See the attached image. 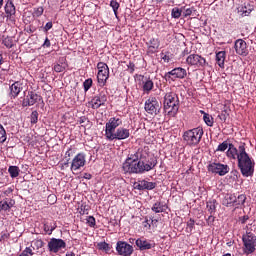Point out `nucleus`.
<instances>
[{
	"label": "nucleus",
	"instance_id": "nucleus-23",
	"mask_svg": "<svg viewBox=\"0 0 256 256\" xmlns=\"http://www.w3.org/2000/svg\"><path fill=\"white\" fill-rule=\"evenodd\" d=\"M41 99H42L41 96L35 92H29L28 95L26 96L27 105H29L30 107L32 105H35L37 101H41Z\"/></svg>",
	"mask_w": 256,
	"mask_h": 256
},
{
	"label": "nucleus",
	"instance_id": "nucleus-24",
	"mask_svg": "<svg viewBox=\"0 0 256 256\" xmlns=\"http://www.w3.org/2000/svg\"><path fill=\"white\" fill-rule=\"evenodd\" d=\"M15 205V200L5 199L0 201V211H10L11 207Z\"/></svg>",
	"mask_w": 256,
	"mask_h": 256
},
{
	"label": "nucleus",
	"instance_id": "nucleus-22",
	"mask_svg": "<svg viewBox=\"0 0 256 256\" xmlns=\"http://www.w3.org/2000/svg\"><path fill=\"white\" fill-rule=\"evenodd\" d=\"M160 45L161 42H159V39L151 38L148 43V53H157V51H159Z\"/></svg>",
	"mask_w": 256,
	"mask_h": 256
},
{
	"label": "nucleus",
	"instance_id": "nucleus-6",
	"mask_svg": "<svg viewBox=\"0 0 256 256\" xmlns=\"http://www.w3.org/2000/svg\"><path fill=\"white\" fill-rule=\"evenodd\" d=\"M136 80L138 81V84L141 87L144 95H149V93L155 89V83L150 76L136 74Z\"/></svg>",
	"mask_w": 256,
	"mask_h": 256
},
{
	"label": "nucleus",
	"instance_id": "nucleus-46",
	"mask_svg": "<svg viewBox=\"0 0 256 256\" xmlns=\"http://www.w3.org/2000/svg\"><path fill=\"white\" fill-rule=\"evenodd\" d=\"M3 43H4L5 47H7L8 49H11L13 47V40L9 37L5 38L3 40Z\"/></svg>",
	"mask_w": 256,
	"mask_h": 256
},
{
	"label": "nucleus",
	"instance_id": "nucleus-48",
	"mask_svg": "<svg viewBox=\"0 0 256 256\" xmlns=\"http://www.w3.org/2000/svg\"><path fill=\"white\" fill-rule=\"evenodd\" d=\"M193 11H195V8H193V7L185 9L184 17H189V16L193 15Z\"/></svg>",
	"mask_w": 256,
	"mask_h": 256
},
{
	"label": "nucleus",
	"instance_id": "nucleus-16",
	"mask_svg": "<svg viewBox=\"0 0 256 256\" xmlns=\"http://www.w3.org/2000/svg\"><path fill=\"white\" fill-rule=\"evenodd\" d=\"M234 49L237 55L241 57H247L249 55V48H247V42L243 39H237L234 43Z\"/></svg>",
	"mask_w": 256,
	"mask_h": 256
},
{
	"label": "nucleus",
	"instance_id": "nucleus-35",
	"mask_svg": "<svg viewBox=\"0 0 256 256\" xmlns=\"http://www.w3.org/2000/svg\"><path fill=\"white\" fill-rule=\"evenodd\" d=\"M181 13H183L181 9L174 7L171 11V17L173 19H179V17H181Z\"/></svg>",
	"mask_w": 256,
	"mask_h": 256
},
{
	"label": "nucleus",
	"instance_id": "nucleus-1",
	"mask_svg": "<svg viewBox=\"0 0 256 256\" xmlns=\"http://www.w3.org/2000/svg\"><path fill=\"white\" fill-rule=\"evenodd\" d=\"M228 149V150H227ZM216 151L226 152V156L230 161H238V168L243 177H253L255 173V160L247 153L245 144H241L238 148L233 144H228L227 141L218 145Z\"/></svg>",
	"mask_w": 256,
	"mask_h": 256
},
{
	"label": "nucleus",
	"instance_id": "nucleus-55",
	"mask_svg": "<svg viewBox=\"0 0 256 256\" xmlns=\"http://www.w3.org/2000/svg\"><path fill=\"white\" fill-rule=\"evenodd\" d=\"M0 65H3V55L0 54Z\"/></svg>",
	"mask_w": 256,
	"mask_h": 256
},
{
	"label": "nucleus",
	"instance_id": "nucleus-8",
	"mask_svg": "<svg viewBox=\"0 0 256 256\" xmlns=\"http://www.w3.org/2000/svg\"><path fill=\"white\" fill-rule=\"evenodd\" d=\"M208 171L209 173H214L215 175H219L220 177H225V175L229 173L230 168L227 164L212 162L208 165Z\"/></svg>",
	"mask_w": 256,
	"mask_h": 256
},
{
	"label": "nucleus",
	"instance_id": "nucleus-45",
	"mask_svg": "<svg viewBox=\"0 0 256 256\" xmlns=\"http://www.w3.org/2000/svg\"><path fill=\"white\" fill-rule=\"evenodd\" d=\"M43 7L34 8L33 17H41L43 15Z\"/></svg>",
	"mask_w": 256,
	"mask_h": 256
},
{
	"label": "nucleus",
	"instance_id": "nucleus-41",
	"mask_svg": "<svg viewBox=\"0 0 256 256\" xmlns=\"http://www.w3.org/2000/svg\"><path fill=\"white\" fill-rule=\"evenodd\" d=\"M218 117L221 121L225 123L227 121V118L229 117V111L227 109L222 110L221 114L218 115Z\"/></svg>",
	"mask_w": 256,
	"mask_h": 256
},
{
	"label": "nucleus",
	"instance_id": "nucleus-40",
	"mask_svg": "<svg viewBox=\"0 0 256 256\" xmlns=\"http://www.w3.org/2000/svg\"><path fill=\"white\" fill-rule=\"evenodd\" d=\"M193 229H195V220L190 219L187 222L186 231H187V233H192Z\"/></svg>",
	"mask_w": 256,
	"mask_h": 256
},
{
	"label": "nucleus",
	"instance_id": "nucleus-53",
	"mask_svg": "<svg viewBox=\"0 0 256 256\" xmlns=\"http://www.w3.org/2000/svg\"><path fill=\"white\" fill-rule=\"evenodd\" d=\"M249 220V216H243L242 223L245 224Z\"/></svg>",
	"mask_w": 256,
	"mask_h": 256
},
{
	"label": "nucleus",
	"instance_id": "nucleus-59",
	"mask_svg": "<svg viewBox=\"0 0 256 256\" xmlns=\"http://www.w3.org/2000/svg\"><path fill=\"white\" fill-rule=\"evenodd\" d=\"M48 199H55V196L54 195H50L49 197H48Z\"/></svg>",
	"mask_w": 256,
	"mask_h": 256
},
{
	"label": "nucleus",
	"instance_id": "nucleus-52",
	"mask_svg": "<svg viewBox=\"0 0 256 256\" xmlns=\"http://www.w3.org/2000/svg\"><path fill=\"white\" fill-rule=\"evenodd\" d=\"M42 47H51V40H49V38H46Z\"/></svg>",
	"mask_w": 256,
	"mask_h": 256
},
{
	"label": "nucleus",
	"instance_id": "nucleus-47",
	"mask_svg": "<svg viewBox=\"0 0 256 256\" xmlns=\"http://www.w3.org/2000/svg\"><path fill=\"white\" fill-rule=\"evenodd\" d=\"M86 221H87V224L89 225V227H95V225H96L95 217L88 216Z\"/></svg>",
	"mask_w": 256,
	"mask_h": 256
},
{
	"label": "nucleus",
	"instance_id": "nucleus-2",
	"mask_svg": "<svg viewBox=\"0 0 256 256\" xmlns=\"http://www.w3.org/2000/svg\"><path fill=\"white\" fill-rule=\"evenodd\" d=\"M156 166L157 160H153L145 164L144 161L139 160V156H137V154H134L124 161L122 169L124 173H128L129 175H142V173L155 169Z\"/></svg>",
	"mask_w": 256,
	"mask_h": 256
},
{
	"label": "nucleus",
	"instance_id": "nucleus-13",
	"mask_svg": "<svg viewBox=\"0 0 256 256\" xmlns=\"http://www.w3.org/2000/svg\"><path fill=\"white\" fill-rule=\"evenodd\" d=\"M111 135L112 136L106 138L108 141H115V139L118 141H123L124 139H129L131 133L129 132V129L120 127Z\"/></svg>",
	"mask_w": 256,
	"mask_h": 256
},
{
	"label": "nucleus",
	"instance_id": "nucleus-4",
	"mask_svg": "<svg viewBox=\"0 0 256 256\" xmlns=\"http://www.w3.org/2000/svg\"><path fill=\"white\" fill-rule=\"evenodd\" d=\"M203 137V128L197 127L190 129L188 131H185L183 134V140L186 145H189V147H195L201 143V139Z\"/></svg>",
	"mask_w": 256,
	"mask_h": 256
},
{
	"label": "nucleus",
	"instance_id": "nucleus-15",
	"mask_svg": "<svg viewBox=\"0 0 256 256\" xmlns=\"http://www.w3.org/2000/svg\"><path fill=\"white\" fill-rule=\"evenodd\" d=\"M65 247H67V243H65L63 239L52 238L48 242V249L52 253H59V251L65 249Z\"/></svg>",
	"mask_w": 256,
	"mask_h": 256
},
{
	"label": "nucleus",
	"instance_id": "nucleus-36",
	"mask_svg": "<svg viewBox=\"0 0 256 256\" xmlns=\"http://www.w3.org/2000/svg\"><path fill=\"white\" fill-rule=\"evenodd\" d=\"M39 121V112L37 110H34L30 115V123L35 125Z\"/></svg>",
	"mask_w": 256,
	"mask_h": 256
},
{
	"label": "nucleus",
	"instance_id": "nucleus-42",
	"mask_svg": "<svg viewBox=\"0 0 256 256\" xmlns=\"http://www.w3.org/2000/svg\"><path fill=\"white\" fill-rule=\"evenodd\" d=\"M65 69H66V66H65V64H55L54 65V71L56 72V73H63V71H65Z\"/></svg>",
	"mask_w": 256,
	"mask_h": 256
},
{
	"label": "nucleus",
	"instance_id": "nucleus-51",
	"mask_svg": "<svg viewBox=\"0 0 256 256\" xmlns=\"http://www.w3.org/2000/svg\"><path fill=\"white\" fill-rule=\"evenodd\" d=\"M34 245L35 247H37V249L43 247V242L41 240H36L34 241Z\"/></svg>",
	"mask_w": 256,
	"mask_h": 256
},
{
	"label": "nucleus",
	"instance_id": "nucleus-33",
	"mask_svg": "<svg viewBox=\"0 0 256 256\" xmlns=\"http://www.w3.org/2000/svg\"><path fill=\"white\" fill-rule=\"evenodd\" d=\"M160 57L162 59V61H164V63H169V61H171V59H173V54L171 52H162L160 54Z\"/></svg>",
	"mask_w": 256,
	"mask_h": 256
},
{
	"label": "nucleus",
	"instance_id": "nucleus-37",
	"mask_svg": "<svg viewBox=\"0 0 256 256\" xmlns=\"http://www.w3.org/2000/svg\"><path fill=\"white\" fill-rule=\"evenodd\" d=\"M203 119L208 127H213V117L211 115L205 113Z\"/></svg>",
	"mask_w": 256,
	"mask_h": 256
},
{
	"label": "nucleus",
	"instance_id": "nucleus-7",
	"mask_svg": "<svg viewBox=\"0 0 256 256\" xmlns=\"http://www.w3.org/2000/svg\"><path fill=\"white\" fill-rule=\"evenodd\" d=\"M97 81L100 87H105L107 85V79H109V66L104 62H99L97 64Z\"/></svg>",
	"mask_w": 256,
	"mask_h": 256
},
{
	"label": "nucleus",
	"instance_id": "nucleus-5",
	"mask_svg": "<svg viewBox=\"0 0 256 256\" xmlns=\"http://www.w3.org/2000/svg\"><path fill=\"white\" fill-rule=\"evenodd\" d=\"M243 242V254L244 255H251L255 253V246H256V236L252 232L246 231L245 234L242 236Z\"/></svg>",
	"mask_w": 256,
	"mask_h": 256
},
{
	"label": "nucleus",
	"instance_id": "nucleus-38",
	"mask_svg": "<svg viewBox=\"0 0 256 256\" xmlns=\"http://www.w3.org/2000/svg\"><path fill=\"white\" fill-rule=\"evenodd\" d=\"M7 141V132L2 125H0V143H5Z\"/></svg>",
	"mask_w": 256,
	"mask_h": 256
},
{
	"label": "nucleus",
	"instance_id": "nucleus-17",
	"mask_svg": "<svg viewBox=\"0 0 256 256\" xmlns=\"http://www.w3.org/2000/svg\"><path fill=\"white\" fill-rule=\"evenodd\" d=\"M85 163V153H78L72 160L71 171H79L81 167H85Z\"/></svg>",
	"mask_w": 256,
	"mask_h": 256
},
{
	"label": "nucleus",
	"instance_id": "nucleus-31",
	"mask_svg": "<svg viewBox=\"0 0 256 256\" xmlns=\"http://www.w3.org/2000/svg\"><path fill=\"white\" fill-rule=\"evenodd\" d=\"M152 211L154 213H163L165 211V204L161 201H157L153 206H152Z\"/></svg>",
	"mask_w": 256,
	"mask_h": 256
},
{
	"label": "nucleus",
	"instance_id": "nucleus-58",
	"mask_svg": "<svg viewBox=\"0 0 256 256\" xmlns=\"http://www.w3.org/2000/svg\"><path fill=\"white\" fill-rule=\"evenodd\" d=\"M3 7V0H0V9Z\"/></svg>",
	"mask_w": 256,
	"mask_h": 256
},
{
	"label": "nucleus",
	"instance_id": "nucleus-9",
	"mask_svg": "<svg viewBox=\"0 0 256 256\" xmlns=\"http://www.w3.org/2000/svg\"><path fill=\"white\" fill-rule=\"evenodd\" d=\"M144 109L149 115H159L161 104H159L156 97H150L146 100Z\"/></svg>",
	"mask_w": 256,
	"mask_h": 256
},
{
	"label": "nucleus",
	"instance_id": "nucleus-56",
	"mask_svg": "<svg viewBox=\"0 0 256 256\" xmlns=\"http://www.w3.org/2000/svg\"><path fill=\"white\" fill-rule=\"evenodd\" d=\"M85 179H91V174H85Z\"/></svg>",
	"mask_w": 256,
	"mask_h": 256
},
{
	"label": "nucleus",
	"instance_id": "nucleus-28",
	"mask_svg": "<svg viewBox=\"0 0 256 256\" xmlns=\"http://www.w3.org/2000/svg\"><path fill=\"white\" fill-rule=\"evenodd\" d=\"M237 202V196L234 194H226L224 199L222 200V205L225 207H229V205H233Z\"/></svg>",
	"mask_w": 256,
	"mask_h": 256
},
{
	"label": "nucleus",
	"instance_id": "nucleus-29",
	"mask_svg": "<svg viewBox=\"0 0 256 256\" xmlns=\"http://www.w3.org/2000/svg\"><path fill=\"white\" fill-rule=\"evenodd\" d=\"M4 9H5V13H6L8 19L13 17V15H15V13H16L15 4H13L11 1H8L5 4Z\"/></svg>",
	"mask_w": 256,
	"mask_h": 256
},
{
	"label": "nucleus",
	"instance_id": "nucleus-3",
	"mask_svg": "<svg viewBox=\"0 0 256 256\" xmlns=\"http://www.w3.org/2000/svg\"><path fill=\"white\" fill-rule=\"evenodd\" d=\"M164 111L175 117L179 111V97L175 92H167L164 96Z\"/></svg>",
	"mask_w": 256,
	"mask_h": 256
},
{
	"label": "nucleus",
	"instance_id": "nucleus-34",
	"mask_svg": "<svg viewBox=\"0 0 256 256\" xmlns=\"http://www.w3.org/2000/svg\"><path fill=\"white\" fill-rule=\"evenodd\" d=\"M98 249H100V251H105L106 253H109V251H111V246L107 242H99Z\"/></svg>",
	"mask_w": 256,
	"mask_h": 256
},
{
	"label": "nucleus",
	"instance_id": "nucleus-20",
	"mask_svg": "<svg viewBox=\"0 0 256 256\" xmlns=\"http://www.w3.org/2000/svg\"><path fill=\"white\" fill-rule=\"evenodd\" d=\"M156 187H157V183L155 182L141 180L136 184L135 189H138V191H145V190L152 191V189H155Z\"/></svg>",
	"mask_w": 256,
	"mask_h": 256
},
{
	"label": "nucleus",
	"instance_id": "nucleus-12",
	"mask_svg": "<svg viewBox=\"0 0 256 256\" xmlns=\"http://www.w3.org/2000/svg\"><path fill=\"white\" fill-rule=\"evenodd\" d=\"M120 125H123V121L121 118H116L112 117L109 119V121L106 123V129H105V137L106 139L110 136L111 134L115 132V129L119 127Z\"/></svg>",
	"mask_w": 256,
	"mask_h": 256
},
{
	"label": "nucleus",
	"instance_id": "nucleus-14",
	"mask_svg": "<svg viewBox=\"0 0 256 256\" xmlns=\"http://www.w3.org/2000/svg\"><path fill=\"white\" fill-rule=\"evenodd\" d=\"M116 251L121 256L133 255V246L125 241H118L116 244Z\"/></svg>",
	"mask_w": 256,
	"mask_h": 256
},
{
	"label": "nucleus",
	"instance_id": "nucleus-21",
	"mask_svg": "<svg viewBox=\"0 0 256 256\" xmlns=\"http://www.w3.org/2000/svg\"><path fill=\"white\" fill-rule=\"evenodd\" d=\"M253 9H254L253 5L249 3H244V5L238 8V13H240L242 17H249Z\"/></svg>",
	"mask_w": 256,
	"mask_h": 256
},
{
	"label": "nucleus",
	"instance_id": "nucleus-27",
	"mask_svg": "<svg viewBox=\"0 0 256 256\" xmlns=\"http://www.w3.org/2000/svg\"><path fill=\"white\" fill-rule=\"evenodd\" d=\"M43 229L47 235H51L55 229H57V225L52 221H44Z\"/></svg>",
	"mask_w": 256,
	"mask_h": 256
},
{
	"label": "nucleus",
	"instance_id": "nucleus-50",
	"mask_svg": "<svg viewBox=\"0 0 256 256\" xmlns=\"http://www.w3.org/2000/svg\"><path fill=\"white\" fill-rule=\"evenodd\" d=\"M50 29H53V22H48L46 23V25L44 26V31H49Z\"/></svg>",
	"mask_w": 256,
	"mask_h": 256
},
{
	"label": "nucleus",
	"instance_id": "nucleus-25",
	"mask_svg": "<svg viewBox=\"0 0 256 256\" xmlns=\"http://www.w3.org/2000/svg\"><path fill=\"white\" fill-rule=\"evenodd\" d=\"M227 57V53L225 51H220L216 53V63L221 69L225 67V59Z\"/></svg>",
	"mask_w": 256,
	"mask_h": 256
},
{
	"label": "nucleus",
	"instance_id": "nucleus-26",
	"mask_svg": "<svg viewBox=\"0 0 256 256\" xmlns=\"http://www.w3.org/2000/svg\"><path fill=\"white\" fill-rule=\"evenodd\" d=\"M23 89L22 84L20 82H14L10 86V95H12L14 98L21 93V90Z\"/></svg>",
	"mask_w": 256,
	"mask_h": 256
},
{
	"label": "nucleus",
	"instance_id": "nucleus-60",
	"mask_svg": "<svg viewBox=\"0 0 256 256\" xmlns=\"http://www.w3.org/2000/svg\"><path fill=\"white\" fill-rule=\"evenodd\" d=\"M80 123H85V120H83V118H81Z\"/></svg>",
	"mask_w": 256,
	"mask_h": 256
},
{
	"label": "nucleus",
	"instance_id": "nucleus-32",
	"mask_svg": "<svg viewBox=\"0 0 256 256\" xmlns=\"http://www.w3.org/2000/svg\"><path fill=\"white\" fill-rule=\"evenodd\" d=\"M20 171L21 170L17 166H10L8 168V173L10 174V177H12V179H15L16 177H19Z\"/></svg>",
	"mask_w": 256,
	"mask_h": 256
},
{
	"label": "nucleus",
	"instance_id": "nucleus-43",
	"mask_svg": "<svg viewBox=\"0 0 256 256\" xmlns=\"http://www.w3.org/2000/svg\"><path fill=\"white\" fill-rule=\"evenodd\" d=\"M245 199H247V197H245V195L241 194L236 198V202L235 205H244L245 204Z\"/></svg>",
	"mask_w": 256,
	"mask_h": 256
},
{
	"label": "nucleus",
	"instance_id": "nucleus-57",
	"mask_svg": "<svg viewBox=\"0 0 256 256\" xmlns=\"http://www.w3.org/2000/svg\"><path fill=\"white\" fill-rule=\"evenodd\" d=\"M151 223L152 225H154L155 223H157V219H152Z\"/></svg>",
	"mask_w": 256,
	"mask_h": 256
},
{
	"label": "nucleus",
	"instance_id": "nucleus-11",
	"mask_svg": "<svg viewBox=\"0 0 256 256\" xmlns=\"http://www.w3.org/2000/svg\"><path fill=\"white\" fill-rule=\"evenodd\" d=\"M186 63L192 67H205L207 65V60L199 54H190L186 58Z\"/></svg>",
	"mask_w": 256,
	"mask_h": 256
},
{
	"label": "nucleus",
	"instance_id": "nucleus-30",
	"mask_svg": "<svg viewBox=\"0 0 256 256\" xmlns=\"http://www.w3.org/2000/svg\"><path fill=\"white\" fill-rule=\"evenodd\" d=\"M207 209L210 215H213L217 211V200L213 199L207 202Z\"/></svg>",
	"mask_w": 256,
	"mask_h": 256
},
{
	"label": "nucleus",
	"instance_id": "nucleus-61",
	"mask_svg": "<svg viewBox=\"0 0 256 256\" xmlns=\"http://www.w3.org/2000/svg\"><path fill=\"white\" fill-rule=\"evenodd\" d=\"M157 3H163V0H156Z\"/></svg>",
	"mask_w": 256,
	"mask_h": 256
},
{
	"label": "nucleus",
	"instance_id": "nucleus-39",
	"mask_svg": "<svg viewBox=\"0 0 256 256\" xmlns=\"http://www.w3.org/2000/svg\"><path fill=\"white\" fill-rule=\"evenodd\" d=\"M92 86H93V79H91V78L86 79L83 83V87H84L85 92L90 90Z\"/></svg>",
	"mask_w": 256,
	"mask_h": 256
},
{
	"label": "nucleus",
	"instance_id": "nucleus-63",
	"mask_svg": "<svg viewBox=\"0 0 256 256\" xmlns=\"http://www.w3.org/2000/svg\"><path fill=\"white\" fill-rule=\"evenodd\" d=\"M211 217H213V216H209V219H211Z\"/></svg>",
	"mask_w": 256,
	"mask_h": 256
},
{
	"label": "nucleus",
	"instance_id": "nucleus-10",
	"mask_svg": "<svg viewBox=\"0 0 256 256\" xmlns=\"http://www.w3.org/2000/svg\"><path fill=\"white\" fill-rule=\"evenodd\" d=\"M166 81H177V79H185L187 77V70L185 68L177 67L165 74Z\"/></svg>",
	"mask_w": 256,
	"mask_h": 256
},
{
	"label": "nucleus",
	"instance_id": "nucleus-18",
	"mask_svg": "<svg viewBox=\"0 0 256 256\" xmlns=\"http://www.w3.org/2000/svg\"><path fill=\"white\" fill-rule=\"evenodd\" d=\"M136 247H138V249L140 251H149V249H154L155 247V241L153 240H147L146 238H138L136 241Z\"/></svg>",
	"mask_w": 256,
	"mask_h": 256
},
{
	"label": "nucleus",
	"instance_id": "nucleus-54",
	"mask_svg": "<svg viewBox=\"0 0 256 256\" xmlns=\"http://www.w3.org/2000/svg\"><path fill=\"white\" fill-rule=\"evenodd\" d=\"M64 167H69V161L62 164V169H64Z\"/></svg>",
	"mask_w": 256,
	"mask_h": 256
},
{
	"label": "nucleus",
	"instance_id": "nucleus-49",
	"mask_svg": "<svg viewBox=\"0 0 256 256\" xmlns=\"http://www.w3.org/2000/svg\"><path fill=\"white\" fill-rule=\"evenodd\" d=\"M130 73H134L135 71V64L133 62H129L128 65H127Z\"/></svg>",
	"mask_w": 256,
	"mask_h": 256
},
{
	"label": "nucleus",
	"instance_id": "nucleus-62",
	"mask_svg": "<svg viewBox=\"0 0 256 256\" xmlns=\"http://www.w3.org/2000/svg\"><path fill=\"white\" fill-rule=\"evenodd\" d=\"M66 155H68V157H69L71 154L69 153V151H67V152H66Z\"/></svg>",
	"mask_w": 256,
	"mask_h": 256
},
{
	"label": "nucleus",
	"instance_id": "nucleus-44",
	"mask_svg": "<svg viewBox=\"0 0 256 256\" xmlns=\"http://www.w3.org/2000/svg\"><path fill=\"white\" fill-rule=\"evenodd\" d=\"M110 7H112L114 14L117 15V11L119 9V2H117L116 0H111Z\"/></svg>",
	"mask_w": 256,
	"mask_h": 256
},
{
	"label": "nucleus",
	"instance_id": "nucleus-19",
	"mask_svg": "<svg viewBox=\"0 0 256 256\" xmlns=\"http://www.w3.org/2000/svg\"><path fill=\"white\" fill-rule=\"evenodd\" d=\"M105 103H107V94H105V92H100L92 99L93 109H99V107H102Z\"/></svg>",
	"mask_w": 256,
	"mask_h": 256
}]
</instances>
